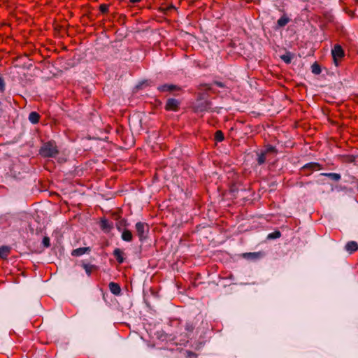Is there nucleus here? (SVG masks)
I'll return each instance as SVG.
<instances>
[{
    "mask_svg": "<svg viewBox=\"0 0 358 358\" xmlns=\"http://www.w3.org/2000/svg\"><path fill=\"white\" fill-rule=\"evenodd\" d=\"M157 90L161 92H173L175 90H181V88L173 84H164L157 87Z\"/></svg>",
    "mask_w": 358,
    "mask_h": 358,
    "instance_id": "6",
    "label": "nucleus"
},
{
    "mask_svg": "<svg viewBox=\"0 0 358 358\" xmlns=\"http://www.w3.org/2000/svg\"><path fill=\"white\" fill-rule=\"evenodd\" d=\"M334 62L336 66L338 65V61L344 57V51L341 45L336 44L331 50Z\"/></svg>",
    "mask_w": 358,
    "mask_h": 358,
    "instance_id": "3",
    "label": "nucleus"
},
{
    "mask_svg": "<svg viewBox=\"0 0 358 358\" xmlns=\"http://www.w3.org/2000/svg\"><path fill=\"white\" fill-rule=\"evenodd\" d=\"M266 154L263 151L259 155H258L257 157V163L259 165H262L266 162Z\"/></svg>",
    "mask_w": 358,
    "mask_h": 358,
    "instance_id": "21",
    "label": "nucleus"
},
{
    "mask_svg": "<svg viewBox=\"0 0 358 358\" xmlns=\"http://www.w3.org/2000/svg\"><path fill=\"white\" fill-rule=\"evenodd\" d=\"M41 116L37 112H31L29 115V120L32 124H37L40 120Z\"/></svg>",
    "mask_w": 358,
    "mask_h": 358,
    "instance_id": "17",
    "label": "nucleus"
},
{
    "mask_svg": "<svg viewBox=\"0 0 358 358\" xmlns=\"http://www.w3.org/2000/svg\"><path fill=\"white\" fill-rule=\"evenodd\" d=\"M123 241L127 242H131L133 239V235L130 230L124 229L121 236Z\"/></svg>",
    "mask_w": 358,
    "mask_h": 358,
    "instance_id": "15",
    "label": "nucleus"
},
{
    "mask_svg": "<svg viewBox=\"0 0 358 358\" xmlns=\"http://www.w3.org/2000/svg\"><path fill=\"white\" fill-rule=\"evenodd\" d=\"M108 7L109 5L108 4H101L99 6V10L103 14L107 13L108 12Z\"/></svg>",
    "mask_w": 358,
    "mask_h": 358,
    "instance_id": "26",
    "label": "nucleus"
},
{
    "mask_svg": "<svg viewBox=\"0 0 358 358\" xmlns=\"http://www.w3.org/2000/svg\"><path fill=\"white\" fill-rule=\"evenodd\" d=\"M113 223L109 222L106 218H102L100 221L101 229L106 232L110 231L113 229Z\"/></svg>",
    "mask_w": 358,
    "mask_h": 358,
    "instance_id": "11",
    "label": "nucleus"
},
{
    "mask_svg": "<svg viewBox=\"0 0 358 358\" xmlns=\"http://www.w3.org/2000/svg\"><path fill=\"white\" fill-rule=\"evenodd\" d=\"M281 59L286 63L289 64L291 62V57L289 55H284L281 56Z\"/></svg>",
    "mask_w": 358,
    "mask_h": 358,
    "instance_id": "28",
    "label": "nucleus"
},
{
    "mask_svg": "<svg viewBox=\"0 0 358 358\" xmlns=\"http://www.w3.org/2000/svg\"><path fill=\"white\" fill-rule=\"evenodd\" d=\"M312 72L315 74H320L321 73L320 66L317 63H314L312 66Z\"/></svg>",
    "mask_w": 358,
    "mask_h": 358,
    "instance_id": "25",
    "label": "nucleus"
},
{
    "mask_svg": "<svg viewBox=\"0 0 358 358\" xmlns=\"http://www.w3.org/2000/svg\"><path fill=\"white\" fill-rule=\"evenodd\" d=\"M82 267L85 269L88 276L99 270L98 266L86 262H83Z\"/></svg>",
    "mask_w": 358,
    "mask_h": 358,
    "instance_id": "7",
    "label": "nucleus"
},
{
    "mask_svg": "<svg viewBox=\"0 0 358 358\" xmlns=\"http://www.w3.org/2000/svg\"><path fill=\"white\" fill-rule=\"evenodd\" d=\"M357 2H358V0H357Z\"/></svg>",
    "mask_w": 358,
    "mask_h": 358,
    "instance_id": "35",
    "label": "nucleus"
},
{
    "mask_svg": "<svg viewBox=\"0 0 358 358\" xmlns=\"http://www.w3.org/2000/svg\"><path fill=\"white\" fill-rule=\"evenodd\" d=\"M180 102L173 98L168 99L165 105L166 110L178 111L180 108Z\"/></svg>",
    "mask_w": 358,
    "mask_h": 358,
    "instance_id": "4",
    "label": "nucleus"
},
{
    "mask_svg": "<svg viewBox=\"0 0 358 358\" xmlns=\"http://www.w3.org/2000/svg\"><path fill=\"white\" fill-rule=\"evenodd\" d=\"M113 256L119 264H122L124 261V253L120 248H115L113 251Z\"/></svg>",
    "mask_w": 358,
    "mask_h": 358,
    "instance_id": "10",
    "label": "nucleus"
},
{
    "mask_svg": "<svg viewBox=\"0 0 358 358\" xmlns=\"http://www.w3.org/2000/svg\"><path fill=\"white\" fill-rule=\"evenodd\" d=\"M345 249L349 254H352L358 250V243L354 241H349L346 243Z\"/></svg>",
    "mask_w": 358,
    "mask_h": 358,
    "instance_id": "8",
    "label": "nucleus"
},
{
    "mask_svg": "<svg viewBox=\"0 0 358 358\" xmlns=\"http://www.w3.org/2000/svg\"><path fill=\"white\" fill-rule=\"evenodd\" d=\"M10 253V248L9 246L3 245L0 247V257L6 259Z\"/></svg>",
    "mask_w": 358,
    "mask_h": 358,
    "instance_id": "14",
    "label": "nucleus"
},
{
    "mask_svg": "<svg viewBox=\"0 0 358 358\" xmlns=\"http://www.w3.org/2000/svg\"><path fill=\"white\" fill-rule=\"evenodd\" d=\"M39 152L44 157H55L59 151L55 142L48 141L43 145Z\"/></svg>",
    "mask_w": 358,
    "mask_h": 358,
    "instance_id": "1",
    "label": "nucleus"
},
{
    "mask_svg": "<svg viewBox=\"0 0 358 358\" xmlns=\"http://www.w3.org/2000/svg\"><path fill=\"white\" fill-rule=\"evenodd\" d=\"M197 110L201 112L213 111V110L210 108V102L206 101L203 103H201L197 106Z\"/></svg>",
    "mask_w": 358,
    "mask_h": 358,
    "instance_id": "13",
    "label": "nucleus"
},
{
    "mask_svg": "<svg viewBox=\"0 0 358 358\" xmlns=\"http://www.w3.org/2000/svg\"><path fill=\"white\" fill-rule=\"evenodd\" d=\"M113 294H115V295H118L120 294L121 292H113Z\"/></svg>",
    "mask_w": 358,
    "mask_h": 358,
    "instance_id": "34",
    "label": "nucleus"
},
{
    "mask_svg": "<svg viewBox=\"0 0 358 358\" xmlns=\"http://www.w3.org/2000/svg\"><path fill=\"white\" fill-rule=\"evenodd\" d=\"M290 19L286 15H283L277 22V24L279 27H285L289 22Z\"/></svg>",
    "mask_w": 358,
    "mask_h": 358,
    "instance_id": "18",
    "label": "nucleus"
},
{
    "mask_svg": "<svg viewBox=\"0 0 358 358\" xmlns=\"http://www.w3.org/2000/svg\"><path fill=\"white\" fill-rule=\"evenodd\" d=\"M196 357V354L193 352H188V357L189 358H195Z\"/></svg>",
    "mask_w": 358,
    "mask_h": 358,
    "instance_id": "32",
    "label": "nucleus"
},
{
    "mask_svg": "<svg viewBox=\"0 0 358 358\" xmlns=\"http://www.w3.org/2000/svg\"><path fill=\"white\" fill-rule=\"evenodd\" d=\"M264 256L262 252H245L242 254V257L248 260L255 261L261 259Z\"/></svg>",
    "mask_w": 358,
    "mask_h": 358,
    "instance_id": "5",
    "label": "nucleus"
},
{
    "mask_svg": "<svg viewBox=\"0 0 358 358\" xmlns=\"http://www.w3.org/2000/svg\"><path fill=\"white\" fill-rule=\"evenodd\" d=\"M112 217L116 220V221H118L119 220H120L122 217H121V215H120L119 213L117 212H115V213H112Z\"/></svg>",
    "mask_w": 358,
    "mask_h": 358,
    "instance_id": "30",
    "label": "nucleus"
},
{
    "mask_svg": "<svg viewBox=\"0 0 358 358\" xmlns=\"http://www.w3.org/2000/svg\"><path fill=\"white\" fill-rule=\"evenodd\" d=\"M266 155L269 153H273L274 155H276L278 153V150L275 148V147L271 145H267L266 146L265 150L264 151Z\"/></svg>",
    "mask_w": 358,
    "mask_h": 358,
    "instance_id": "19",
    "label": "nucleus"
},
{
    "mask_svg": "<svg viewBox=\"0 0 358 358\" xmlns=\"http://www.w3.org/2000/svg\"><path fill=\"white\" fill-rule=\"evenodd\" d=\"M135 229L140 241H144L148 238L150 227L147 223L138 222L135 225Z\"/></svg>",
    "mask_w": 358,
    "mask_h": 358,
    "instance_id": "2",
    "label": "nucleus"
},
{
    "mask_svg": "<svg viewBox=\"0 0 358 358\" xmlns=\"http://www.w3.org/2000/svg\"><path fill=\"white\" fill-rule=\"evenodd\" d=\"M214 84L216 85L217 86L220 87H224V83H222V82H220V81H215Z\"/></svg>",
    "mask_w": 358,
    "mask_h": 358,
    "instance_id": "31",
    "label": "nucleus"
},
{
    "mask_svg": "<svg viewBox=\"0 0 358 358\" xmlns=\"http://www.w3.org/2000/svg\"><path fill=\"white\" fill-rule=\"evenodd\" d=\"M5 90V82L3 78L0 76V92H3Z\"/></svg>",
    "mask_w": 358,
    "mask_h": 358,
    "instance_id": "29",
    "label": "nucleus"
},
{
    "mask_svg": "<svg viewBox=\"0 0 358 358\" xmlns=\"http://www.w3.org/2000/svg\"><path fill=\"white\" fill-rule=\"evenodd\" d=\"M281 236V233L280 231H275L271 234H269L268 236H267V238L268 239H275V238H278Z\"/></svg>",
    "mask_w": 358,
    "mask_h": 358,
    "instance_id": "24",
    "label": "nucleus"
},
{
    "mask_svg": "<svg viewBox=\"0 0 358 358\" xmlns=\"http://www.w3.org/2000/svg\"><path fill=\"white\" fill-rule=\"evenodd\" d=\"M43 244L44 247H45V248H49L50 246V241L49 237H48V236L43 237Z\"/></svg>",
    "mask_w": 358,
    "mask_h": 358,
    "instance_id": "27",
    "label": "nucleus"
},
{
    "mask_svg": "<svg viewBox=\"0 0 358 358\" xmlns=\"http://www.w3.org/2000/svg\"><path fill=\"white\" fill-rule=\"evenodd\" d=\"M224 134L221 130H217L215 133V139L218 142H221L224 140Z\"/></svg>",
    "mask_w": 358,
    "mask_h": 358,
    "instance_id": "23",
    "label": "nucleus"
},
{
    "mask_svg": "<svg viewBox=\"0 0 358 358\" xmlns=\"http://www.w3.org/2000/svg\"><path fill=\"white\" fill-rule=\"evenodd\" d=\"M322 169V166L317 162H310L305 164L303 167V170H310L311 171H316V170H321Z\"/></svg>",
    "mask_w": 358,
    "mask_h": 358,
    "instance_id": "9",
    "label": "nucleus"
},
{
    "mask_svg": "<svg viewBox=\"0 0 358 358\" xmlns=\"http://www.w3.org/2000/svg\"><path fill=\"white\" fill-rule=\"evenodd\" d=\"M127 224V220L124 218H121L117 222L116 227L119 231H120L122 228L126 227Z\"/></svg>",
    "mask_w": 358,
    "mask_h": 358,
    "instance_id": "22",
    "label": "nucleus"
},
{
    "mask_svg": "<svg viewBox=\"0 0 358 358\" xmlns=\"http://www.w3.org/2000/svg\"><path fill=\"white\" fill-rule=\"evenodd\" d=\"M141 0H129V1L132 3L140 2Z\"/></svg>",
    "mask_w": 358,
    "mask_h": 358,
    "instance_id": "33",
    "label": "nucleus"
},
{
    "mask_svg": "<svg viewBox=\"0 0 358 358\" xmlns=\"http://www.w3.org/2000/svg\"><path fill=\"white\" fill-rule=\"evenodd\" d=\"M321 176L328 177L334 181H339L341 178V176L336 173H322Z\"/></svg>",
    "mask_w": 358,
    "mask_h": 358,
    "instance_id": "16",
    "label": "nucleus"
},
{
    "mask_svg": "<svg viewBox=\"0 0 358 358\" xmlns=\"http://www.w3.org/2000/svg\"><path fill=\"white\" fill-rule=\"evenodd\" d=\"M109 289L110 291L111 292L121 291L120 286L119 285V284L114 282H111L109 283Z\"/></svg>",
    "mask_w": 358,
    "mask_h": 358,
    "instance_id": "20",
    "label": "nucleus"
},
{
    "mask_svg": "<svg viewBox=\"0 0 358 358\" xmlns=\"http://www.w3.org/2000/svg\"><path fill=\"white\" fill-rule=\"evenodd\" d=\"M90 251L91 248L90 247L79 248L73 250V251L71 252V255L74 257H79Z\"/></svg>",
    "mask_w": 358,
    "mask_h": 358,
    "instance_id": "12",
    "label": "nucleus"
}]
</instances>
